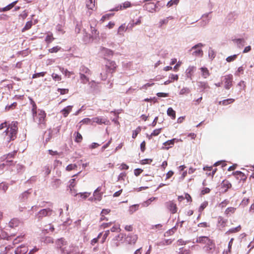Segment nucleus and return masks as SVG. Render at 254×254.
Wrapping results in <instances>:
<instances>
[{"label":"nucleus","instance_id":"nucleus-25","mask_svg":"<svg viewBox=\"0 0 254 254\" xmlns=\"http://www.w3.org/2000/svg\"><path fill=\"white\" fill-rule=\"evenodd\" d=\"M61 72L68 78L70 77L71 75H73L74 73L73 71H69L67 69H64L63 67H60Z\"/></svg>","mask_w":254,"mask_h":254},{"label":"nucleus","instance_id":"nucleus-16","mask_svg":"<svg viewBox=\"0 0 254 254\" xmlns=\"http://www.w3.org/2000/svg\"><path fill=\"white\" fill-rule=\"evenodd\" d=\"M210 239L206 236H200L198 237L196 239V242L198 243H200L202 244H206L207 243L209 242L210 241Z\"/></svg>","mask_w":254,"mask_h":254},{"label":"nucleus","instance_id":"nucleus-56","mask_svg":"<svg viewBox=\"0 0 254 254\" xmlns=\"http://www.w3.org/2000/svg\"><path fill=\"white\" fill-rule=\"evenodd\" d=\"M134 26H135L134 22L132 20L128 23L127 27H128V30H131Z\"/></svg>","mask_w":254,"mask_h":254},{"label":"nucleus","instance_id":"nucleus-14","mask_svg":"<svg viewBox=\"0 0 254 254\" xmlns=\"http://www.w3.org/2000/svg\"><path fill=\"white\" fill-rule=\"evenodd\" d=\"M233 175L237 178V179L240 181H246L247 177L245 174L241 171H236L233 173Z\"/></svg>","mask_w":254,"mask_h":254},{"label":"nucleus","instance_id":"nucleus-8","mask_svg":"<svg viewBox=\"0 0 254 254\" xmlns=\"http://www.w3.org/2000/svg\"><path fill=\"white\" fill-rule=\"evenodd\" d=\"M202 46L203 45L201 43H198L193 46L191 49V50H194V51L192 53V55L195 57H201L203 55V51L201 49H197V48H201Z\"/></svg>","mask_w":254,"mask_h":254},{"label":"nucleus","instance_id":"nucleus-1","mask_svg":"<svg viewBox=\"0 0 254 254\" xmlns=\"http://www.w3.org/2000/svg\"><path fill=\"white\" fill-rule=\"evenodd\" d=\"M32 112L34 122L42 127H45L46 126V113L42 110H39L37 112V106L35 103L32 101Z\"/></svg>","mask_w":254,"mask_h":254},{"label":"nucleus","instance_id":"nucleus-51","mask_svg":"<svg viewBox=\"0 0 254 254\" xmlns=\"http://www.w3.org/2000/svg\"><path fill=\"white\" fill-rule=\"evenodd\" d=\"M141 129L139 127H137L135 130L133 131L132 137L133 138H135L137 135V134L140 131Z\"/></svg>","mask_w":254,"mask_h":254},{"label":"nucleus","instance_id":"nucleus-55","mask_svg":"<svg viewBox=\"0 0 254 254\" xmlns=\"http://www.w3.org/2000/svg\"><path fill=\"white\" fill-rule=\"evenodd\" d=\"M58 91L61 94L64 95L68 93L69 90L68 89L59 88Z\"/></svg>","mask_w":254,"mask_h":254},{"label":"nucleus","instance_id":"nucleus-24","mask_svg":"<svg viewBox=\"0 0 254 254\" xmlns=\"http://www.w3.org/2000/svg\"><path fill=\"white\" fill-rule=\"evenodd\" d=\"M95 0H86V6L89 9L93 10L95 7Z\"/></svg>","mask_w":254,"mask_h":254},{"label":"nucleus","instance_id":"nucleus-52","mask_svg":"<svg viewBox=\"0 0 254 254\" xmlns=\"http://www.w3.org/2000/svg\"><path fill=\"white\" fill-rule=\"evenodd\" d=\"M52 77L53 79L55 81H60L62 79L61 76L56 73H53Z\"/></svg>","mask_w":254,"mask_h":254},{"label":"nucleus","instance_id":"nucleus-29","mask_svg":"<svg viewBox=\"0 0 254 254\" xmlns=\"http://www.w3.org/2000/svg\"><path fill=\"white\" fill-rule=\"evenodd\" d=\"M236 210V208L234 207H228L225 211L224 213L227 216H228L231 215L232 214H234Z\"/></svg>","mask_w":254,"mask_h":254},{"label":"nucleus","instance_id":"nucleus-23","mask_svg":"<svg viewBox=\"0 0 254 254\" xmlns=\"http://www.w3.org/2000/svg\"><path fill=\"white\" fill-rule=\"evenodd\" d=\"M231 187V183L227 180H224L221 184V187L224 189L225 191H226Z\"/></svg>","mask_w":254,"mask_h":254},{"label":"nucleus","instance_id":"nucleus-6","mask_svg":"<svg viewBox=\"0 0 254 254\" xmlns=\"http://www.w3.org/2000/svg\"><path fill=\"white\" fill-rule=\"evenodd\" d=\"M53 213V210L50 208L43 209L40 210L37 216L39 219H42L46 216H50Z\"/></svg>","mask_w":254,"mask_h":254},{"label":"nucleus","instance_id":"nucleus-12","mask_svg":"<svg viewBox=\"0 0 254 254\" xmlns=\"http://www.w3.org/2000/svg\"><path fill=\"white\" fill-rule=\"evenodd\" d=\"M138 239V237L136 235H128L126 240L127 242L130 245H134L136 243Z\"/></svg>","mask_w":254,"mask_h":254},{"label":"nucleus","instance_id":"nucleus-19","mask_svg":"<svg viewBox=\"0 0 254 254\" xmlns=\"http://www.w3.org/2000/svg\"><path fill=\"white\" fill-rule=\"evenodd\" d=\"M200 70L201 71V76L204 78H207L210 76V73L207 67H202L200 68Z\"/></svg>","mask_w":254,"mask_h":254},{"label":"nucleus","instance_id":"nucleus-63","mask_svg":"<svg viewBox=\"0 0 254 254\" xmlns=\"http://www.w3.org/2000/svg\"><path fill=\"white\" fill-rule=\"evenodd\" d=\"M177 229V225H176L173 228L170 229L168 231V232H167V233H169L170 235H172L176 231Z\"/></svg>","mask_w":254,"mask_h":254},{"label":"nucleus","instance_id":"nucleus-40","mask_svg":"<svg viewBox=\"0 0 254 254\" xmlns=\"http://www.w3.org/2000/svg\"><path fill=\"white\" fill-rule=\"evenodd\" d=\"M76 184H75V179H72L69 181V188L71 191H72V190H74V188L75 187Z\"/></svg>","mask_w":254,"mask_h":254},{"label":"nucleus","instance_id":"nucleus-27","mask_svg":"<svg viewBox=\"0 0 254 254\" xmlns=\"http://www.w3.org/2000/svg\"><path fill=\"white\" fill-rule=\"evenodd\" d=\"M17 0L14 1L12 3H10L9 4H8V5H7L6 6L0 9V11L1 12L9 10L15 6V5L17 3Z\"/></svg>","mask_w":254,"mask_h":254},{"label":"nucleus","instance_id":"nucleus-59","mask_svg":"<svg viewBox=\"0 0 254 254\" xmlns=\"http://www.w3.org/2000/svg\"><path fill=\"white\" fill-rule=\"evenodd\" d=\"M152 162L151 159H145L141 161V164L144 165L146 164H150Z\"/></svg>","mask_w":254,"mask_h":254},{"label":"nucleus","instance_id":"nucleus-54","mask_svg":"<svg viewBox=\"0 0 254 254\" xmlns=\"http://www.w3.org/2000/svg\"><path fill=\"white\" fill-rule=\"evenodd\" d=\"M220 165L222 166V167H224L226 166V163H225V161H217V162H216L214 164V166H219V165Z\"/></svg>","mask_w":254,"mask_h":254},{"label":"nucleus","instance_id":"nucleus-30","mask_svg":"<svg viewBox=\"0 0 254 254\" xmlns=\"http://www.w3.org/2000/svg\"><path fill=\"white\" fill-rule=\"evenodd\" d=\"M167 115L171 117L172 119L174 120L176 118V112L172 108L170 107L167 111Z\"/></svg>","mask_w":254,"mask_h":254},{"label":"nucleus","instance_id":"nucleus-35","mask_svg":"<svg viewBox=\"0 0 254 254\" xmlns=\"http://www.w3.org/2000/svg\"><path fill=\"white\" fill-rule=\"evenodd\" d=\"M174 19V17L173 16H169L168 17H166V18L160 20L159 22L160 26H162L164 24H167L168 23V21L169 20H173Z\"/></svg>","mask_w":254,"mask_h":254},{"label":"nucleus","instance_id":"nucleus-43","mask_svg":"<svg viewBox=\"0 0 254 254\" xmlns=\"http://www.w3.org/2000/svg\"><path fill=\"white\" fill-rule=\"evenodd\" d=\"M75 134H76L75 138V141L76 142H80L82 140V136L81 134L79 132H75Z\"/></svg>","mask_w":254,"mask_h":254},{"label":"nucleus","instance_id":"nucleus-58","mask_svg":"<svg viewBox=\"0 0 254 254\" xmlns=\"http://www.w3.org/2000/svg\"><path fill=\"white\" fill-rule=\"evenodd\" d=\"M111 142H112V138H111L110 139V140L106 144H105L102 147V148H101L102 151H104L105 150V149H106L107 147H108L110 145V144H111Z\"/></svg>","mask_w":254,"mask_h":254},{"label":"nucleus","instance_id":"nucleus-34","mask_svg":"<svg viewBox=\"0 0 254 254\" xmlns=\"http://www.w3.org/2000/svg\"><path fill=\"white\" fill-rule=\"evenodd\" d=\"M80 78L81 81V82L83 84H86L89 82V78L83 73H80Z\"/></svg>","mask_w":254,"mask_h":254},{"label":"nucleus","instance_id":"nucleus-42","mask_svg":"<svg viewBox=\"0 0 254 254\" xmlns=\"http://www.w3.org/2000/svg\"><path fill=\"white\" fill-rule=\"evenodd\" d=\"M77 166L75 164H70L67 165L66 167V170L67 171H70L72 170H75L77 168Z\"/></svg>","mask_w":254,"mask_h":254},{"label":"nucleus","instance_id":"nucleus-32","mask_svg":"<svg viewBox=\"0 0 254 254\" xmlns=\"http://www.w3.org/2000/svg\"><path fill=\"white\" fill-rule=\"evenodd\" d=\"M19 224V221L16 218H13L10 220L9 222V225L11 228H14L18 226Z\"/></svg>","mask_w":254,"mask_h":254},{"label":"nucleus","instance_id":"nucleus-47","mask_svg":"<svg viewBox=\"0 0 254 254\" xmlns=\"http://www.w3.org/2000/svg\"><path fill=\"white\" fill-rule=\"evenodd\" d=\"M114 14H106L104 15L100 19L102 22H104L106 19H109L111 16H113Z\"/></svg>","mask_w":254,"mask_h":254},{"label":"nucleus","instance_id":"nucleus-44","mask_svg":"<svg viewBox=\"0 0 254 254\" xmlns=\"http://www.w3.org/2000/svg\"><path fill=\"white\" fill-rule=\"evenodd\" d=\"M237 57H238V55H234L232 56H229L228 57H227L226 58V60L227 62L230 63V62L234 61L237 58Z\"/></svg>","mask_w":254,"mask_h":254},{"label":"nucleus","instance_id":"nucleus-41","mask_svg":"<svg viewBox=\"0 0 254 254\" xmlns=\"http://www.w3.org/2000/svg\"><path fill=\"white\" fill-rule=\"evenodd\" d=\"M244 69L245 68L243 66L239 67L237 70L236 71V75L239 76L241 74H243L244 72Z\"/></svg>","mask_w":254,"mask_h":254},{"label":"nucleus","instance_id":"nucleus-5","mask_svg":"<svg viewBox=\"0 0 254 254\" xmlns=\"http://www.w3.org/2000/svg\"><path fill=\"white\" fill-rule=\"evenodd\" d=\"M17 151H13L8 154H7L5 158L4 163L3 165L6 166H10L13 164V161L12 159L14 158L16 155Z\"/></svg>","mask_w":254,"mask_h":254},{"label":"nucleus","instance_id":"nucleus-61","mask_svg":"<svg viewBox=\"0 0 254 254\" xmlns=\"http://www.w3.org/2000/svg\"><path fill=\"white\" fill-rule=\"evenodd\" d=\"M189 92H190V90L188 88H184L180 90V94L181 95H183L186 93H189Z\"/></svg>","mask_w":254,"mask_h":254},{"label":"nucleus","instance_id":"nucleus-57","mask_svg":"<svg viewBox=\"0 0 254 254\" xmlns=\"http://www.w3.org/2000/svg\"><path fill=\"white\" fill-rule=\"evenodd\" d=\"M112 222H109V223H103L101 225V228L102 229H105L107 227H109L110 226H111V225L112 224Z\"/></svg>","mask_w":254,"mask_h":254},{"label":"nucleus","instance_id":"nucleus-60","mask_svg":"<svg viewBox=\"0 0 254 254\" xmlns=\"http://www.w3.org/2000/svg\"><path fill=\"white\" fill-rule=\"evenodd\" d=\"M197 226L199 227L206 228L209 227V224L207 222H201L199 223Z\"/></svg>","mask_w":254,"mask_h":254},{"label":"nucleus","instance_id":"nucleus-64","mask_svg":"<svg viewBox=\"0 0 254 254\" xmlns=\"http://www.w3.org/2000/svg\"><path fill=\"white\" fill-rule=\"evenodd\" d=\"M174 175V172L172 171H169L167 174H166V180H168L170 179L171 177L173 176Z\"/></svg>","mask_w":254,"mask_h":254},{"label":"nucleus","instance_id":"nucleus-38","mask_svg":"<svg viewBox=\"0 0 254 254\" xmlns=\"http://www.w3.org/2000/svg\"><path fill=\"white\" fill-rule=\"evenodd\" d=\"M234 238H231L228 244V250L223 252V254H229L231 253L232 246L233 243Z\"/></svg>","mask_w":254,"mask_h":254},{"label":"nucleus","instance_id":"nucleus-18","mask_svg":"<svg viewBox=\"0 0 254 254\" xmlns=\"http://www.w3.org/2000/svg\"><path fill=\"white\" fill-rule=\"evenodd\" d=\"M144 7L145 9L150 12H153L155 11V9L156 8V5L153 2H149L146 3Z\"/></svg>","mask_w":254,"mask_h":254},{"label":"nucleus","instance_id":"nucleus-46","mask_svg":"<svg viewBox=\"0 0 254 254\" xmlns=\"http://www.w3.org/2000/svg\"><path fill=\"white\" fill-rule=\"evenodd\" d=\"M46 72H41L39 73H36L33 74L32 78H36L40 77H43L45 75Z\"/></svg>","mask_w":254,"mask_h":254},{"label":"nucleus","instance_id":"nucleus-26","mask_svg":"<svg viewBox=\"0 0 254 254\" xmlns=\"http://www.w3.org/2000/svg\"><path fill=\"white\" fill-rule=\"evenodd\" d=\"M241 229V226L240 225L237 226L235 228H233L231 229H230L229 230H228L226 233L225 235H229L230 234L232 233H235L239 232Z\"/></svg>","mask_w":254,"mask_h":254},{"label":"nucleus","instance_id":"nucleus-9","mask_svg":"<svg viewBox=\"0 0 254 254\" xmlns=\"http://www.w3.org/2000/svg\"><path fill=\"white\" fill-rule=\"evenodd\" d=\"M204 248L208 253H212L215 249V244L212 240L207 243Z\"/></svg>","mask_w":254,"mask_h":254},{"label":"nucleus","instance_id":"nucleus-45","mask_svg":"<svg viewBox=\"0 0 254 254\" xmlns=\"http://www.w3.org/2000/svg\"><path fill=\"white\" fill-rule=\"evenodd\" d=\"M61 48L59 46H55L49 49V52L51 53H57L61 50Z\"/></svg>","mask_w":254,"mask_h":254},{"label":"nucleus","instance_id":"nucleus-2","mask_svg":"<svg viewBox=\"0 0 254 254\" xmlns=\"http://www.w3.org/2000/svg\"><path fill=\"white\" fill-rule=\"evenodd\" d=\"M117 67V65L115 62L107 60L105 64V70L100 74L102 80H106L108 77V74H112L114 73L116 70Z\"/></svg>","mask_w":254,"mask_h":254},{"label":"nucleus","instance_id":"nucleus-21","mask_svg":"<svg viewBox=\"0 0 254 254\" xmlns=\"http://www.w3.org/2000/svg\"><path fill=\"white\" fill-rule=\"evenodd\" d=\"M55 38L54 37L53 33L49 32L47 34L45 41L47 44L48 45L51 43L55 40Z\"/></svg>","mask_w":254,"mask_h":254},{"label":"nucleus","instance_id":"nucleus-48","mask_svg":"<svg viewBox=\"0 0 254 254\" xmlns=\"http://www.w3.org/2000/svg\"><path fill=\"white\" fill-rule=\"evenodd\" d=\"M208 204V203L207 201L202 202L199 208V211L202 212L207 206Z\"/></svg>","mask_w":254,"mask_h":254},{"label":"nucleus","instance_id":"nucleus-28","mask_svg":"<svg viewBox=\"0 0 254 254\" xmlns=\"http://www.w3.org/2000/svg\"><path fill=\"white\" fill-rule=\"evenodd\" d=\"M235 101V99L232 98L223 100L219 102V104L223 106H227L229 104L233 103Z\"/></svg>","mask_w":254,"mask_h":254},{"label":"nucleus","instance_id":"nucleus-3","mask_svg":"<svg viewBox=\"0 0 254 254\" xmlns=\"http://www.w3.org/2000/svg\"><path fill=\"white\" fill-rule=\"evenodd\" d=\"M17 125L18 123L17 122H12L8 125L5 130V132L8 141L14 140L16 138L18 129Z\"/></svg>","mask_w":254,"mask_h":254},{"label":"nucleus","instance_id":"nucleus-49","mask_svg":"<svg viewBox=\"0 0 254 254\" xmlns=\"http://www.w3.org/2000/svg\"><path fill=\"white\" fill-rule=\"evenodd\" d=\"M179 1V0H170L167 4L168 7H171L174 4H177Z\"/></svg>","mask_w":254,"mask_h":254},{"label":"nucleus","instance_id":"nucleus-4","mask_svg":"<svg viewBox=\"0 0 254 254\" xmlns=\"http://www.w3.org/2000/svg\"><path fill=\"white\" fill-rule=\"evenodd\" d=\"M165 206L171 213L174 214L177 212L178 208L177 204L173 200H169L166 202Z\"/></svg>","mask_w":254,"mask_h":254},{"label":"nucleus","instance_id":"nucleus-31","mask_svg":"<svg viewBox=\"0 0 254 254\" xmlns=\"http://www.w3.org/2000/svg\"><path fill=\"white\" fill-rule=\"evenodd\" d=\"M162 129V128L154 129L151 134L148 136V139H151L153 136L159 135L161 133Z\"/></svg>","mask_w":254,"mask_h":254},{"label":"nucleus","instance_id":"nucleus-39","mask_svg":"<svg viewBox=\"0 0 254 254\" xmlns=\"http://www.w3.org/2000/svg\"><path fill=\"white\" fill-rule=\"evenodd\" d=\"M16 106H17V103L14 102L10 105H7L5 108V110L6 111H9L10 110H13L16 108Z\"/></svg>","mask_w":254,"mask_h":254},{"label":"nucleus","instance_id":"nucleus-17","mask_svg":"<svg viewBox=\"0 0 254 254\" xmlns=\"http://www.w3.org/2000/svg\"><path fill=\"white\" fill-rule=\"evenodd\" d=\"M131 6V3L129 1H125L124 3H123L122 4L120 5V6H118L115 9L111 10V11L113 10H116L118 11L119 10H123L126 8H127L128 7H129Z\"/></svg>","mask_w":254,"mask_h":254},{"label":"nucleus","instance_id":"nucleus-20","mask_svg":"<svg viewBox=\"0 0 254 254\" xmlns=\"http://www.w3.org/2000/svg\"><path fill=\"white\" fill-rule=\"evenodd\" d=\"M175 140H176V139L173 138L172 139L165 142L163 143V145L165 146L164 149L166 150H168L170 147H171L173 145H174Z\"/></svg>","mask_w":254,"mask_h":254},{"label":"nucleus","instance_id":"nucleus-11","mask_svg":"<svg viewBox=\"0 0 254 254\" xmlns=\"http://www.w3.org/2000/svg\"><path fill=\"white\" fill-rule=\"evenodd\" d=\"M93 122L96 123L99 125H108L109 121L105 118H101V117H95L92 118V119Z\"/></svg>","mask_w":254,"mask_h":254},{"label":"nucleus","instance_id":"nucleus-62","mask_svg":"<svg viewBox=\"0 0 254 254\" xmlns=\"http://www.w3.org/2000/svg\"><path fill=\"white\" fill-rule=\"evenodd\" d=\"M91 33L93 35H98L99 32L94 27L91 26Z\"/></svg>","mask_w":254,"mask_h":254},{"label":"nucleus","instance_id":"nucleus-7","mask_svg":"<svg viewBox=\"0 0 254 254\" xmlns=\"http://www.w3.org/2000/svg\"><path fill=\"white\" fill-rule=\"evenodd\" d=\"M224 87L226 89H229L232 86L233 75L231 74H227L224 77Z\"/></svg>","mask_w":254,"mask_h":254},{"label":"nucleus","instance_id":"nucleus-22","mask_svg":"<svg viewBox=\"0 0 254 254\" xmlns=\"http://www.w3.org/2000/svg\"><path fill=\"white\" fill-rule=\"evenodd\" d=\"M72 108V106H68L61 111L64 117H66L68 116L69 113L71 111Z\"/></svg>","mask_w":254,"mask_h":254},{"label":"nucleus","instance_id":"nucleus-33","mask_svg":"<svg viewBox=\"0 0 254 254\" xmlns=\"http://www.w3.org/2000/svg\"><path fill=\"white\" fill-rule=\"evenodd\" d=\"M80 73H82L84 74V73L87 74L88 75L91 74V71L90 70V69L84 65H82L80 67Z\"/></svg>","mask_w":254,"mask_h":254},{"label":"nucleus","instance_id":"nucleus-10","mask_svg":"<svg viewBox=\"0 0 254 254\" xmlns=\"http://www.w3.org/2000/svg\"><path fill=\"white\" fill-rule=\"evenodd\" d=\"M227 223V220L225 219L222 216H219L217 218V226L219 228V229H222L225 228Z\"/></svg>","mask_w":254,"mask_h":254},{"label":"nucleus","instance_id":"nucleus-36","mask_svg":"<svg viewBox=\"0 0 254 254\" xmlns=\"http://www.w3.org/2000/svg\"><path fill=\"white\" fill-rule=\"evenodd\" d=\"M198 86L203 89H208L210 88L209 86L208 85L207 82H198Z\"/></svg>","mask_w":254,"mask_h":254},{"label":"nucleus","instance_id":"nucleus-37","mask_svg":"<svg viewBox=\"0 0 254 254\" xmlns=\"http://www.w3.org/2000/svg\"><path fill=\"white\" fill-rule=\"evenodd\" d=\"M32 26V21L31 20L27 22L25 26L22 29V32H23L26 30H29V29H30L31 28Z\"/></svg>","mask_w":254,"mask_h":254},{"label":"nucleus","instance_id":"nucleus-15","mask_svg":"<svg viewBox=\"0 0 254 254\" xmlns=\"http://www.w3.org/2000/svg\"><path fill=\"white\" fill-rule=\"evenodd\" d=\"M128 30V27H127L126 26V24H122L118 29L117 34L121 36H124V33L126 32Z\"/></svg>","mask_w":254,"mask_h":254},{"label":"nucleus","instance_id":"nucleus-53","mask_svg":"<svg viewBox=\"0 0 254 254\" xmlns=\"http://www.w3.org/2000/svg\"><path fill=\"white\" fill-rule=\"evenodd\" d=\"M110 234V230H107L105 231L103 236V238H102V242L101 243L103 244L105 242V241H106L107 238L108 237V236H109Z\"/></svg>","mask_w":254,"mask_h":254},{"label":"nucleus","instance_id":"nucleus-50","mask_svg":"<svg viewBox=\"0 0 254 254\" xmlns=\"http://www.w3.org/2000/svg\"><path fill=\"white\" fill-rule=\"evenodd\" d=\"M78 194L79 195L81 198H82L83 199H86L87 197L89 196V195L91 194V193L88 192H83V193H79Z\"/></svg>","mask_w":254,"mask_h":254},{"label":"nucleus","instance_id":"nucleus-13","mask_svg":"<svg viewBox=\"0 0 254 254\" xmlns=\"http://www.w3.org/2000/svg\"><path fill=\"white\" fill-rule=\"evenodd\" d=\"M102 190V187H99L96 190L94 191L93 193V195L94 196V199L98 201H100L101 200L102 197L103 192H101Z\"/></svg>","mask_w":254,"mask_h":254}]
</instances>
